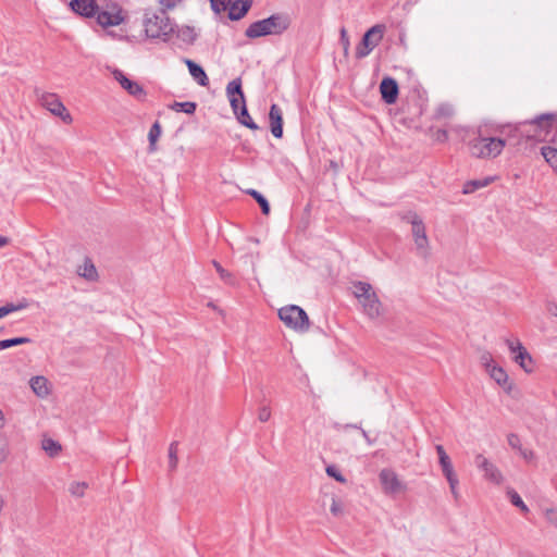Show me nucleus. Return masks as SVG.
<instances>
[{
	"instance_id": "5701e85b",
	"label": "nucleus",
	"mask_w": 557,
	"mask_h": 557,
	"mask_svg": "<svg viewBox=\"0 0 557 557\" xmlns=\"http://www.w3.org/2000/svg\"><path fill=\"white\" fill-rule=\"evenodd\" d=\"M494 181V177H484L481 180H471L465 183L462 193L465 195L472 194L476 191L478 189H481L483 187H486Z\"/></svg>"
},
{
	"instance_id": "e433bc0d",
	"label": "nucleus",
	"mask_w": 557,
	"mask_h": 557,
	"mask_svg": "<svg viewBox=\"0 0 557 557\" xmlns=\"http://www.w3.org/2000/svg\"><path fill=\"white\" fill-rule=\"evenodd\" d=\"M507 442H508V445L512 449H516L517 451H519L523 447L522 444H521L519 435H517L515 433L508 434Z\"/></svg>"
},
{
	"instance_id": "7ed1b4c3",
	"label": "nucleus",
	"mask_w": 557,
	"mask_h": 557,
	"mask_svg": "<svg viewBox=\"0 0 557 557\" xmlns=\"http://www.w3.org/2000/svg\"><path fill=\"white\" fill-rule=\"evenodd\" d=\"M226 96L238 122L252 131L259 129V126L253 122L248 113L245 96L242 89V79L239 77L227 84Z\"/></svg>"
},
{
	"instance_id": "20e7f679",
	"label": "nucleus",
	"mask_w": 557,
	"mask_h": 557,
	"mask_svg": "<svg viewBox=\"0 0 557 557\" xmlns=\"http://www.w3.org/2000/svg\"><path fill=\"white\" fill-rule=\"evenodd\" d=\"M352 288L354 296L361 305L363 313L371 320L377 319L382 314V304L372 285L358 281L352 284Z\"/></svg>"
},
{
	"instance_id": "5fc2aeb1",
	"label": "nucleus",
	"mask_w": 557,
	"mask_h": 557,
	"mask_svg": "<svg viewBox=\"0 0 557 557\" xmlns=\"http://www.w3.org/2000/svg\"><path fill=\"white\" fill-rule=\"evenodd\" d=\"M553 143H554L555 145H557V132L555 133V135H554V137H553Z\"/></svg>"
},
{
	"instance_id": "f3484780",
	"label": "nucleus",
	"mask_w": 557,
	"mask_h": 557,
	"mask_svg": "<svg viewBox=\"0 0 557 557\" xmlns=\"http://www.w3.org/2000/svg\"><path fill=\"white\" fill-rule=\"evenodd\" d=\"M271 133L275 138L283 136V113L277 104H272L269 112Z\"/></svg>"
},
{
	"instance_id": "c03bdc74",
	"label": "nucleus",
	"mask_w": 557,
	"mask_h": 557,
	"mask_svg": "<svg viewBox=\"0 0 557 557\" xmlns=\"http://www.w3.org/2000/svg\"><path fill=\"white\" fill-rule=\"evenodd\" d=\"M271 417V411H270V408L269 407H262L260 408L259 410V413H258V419L261 421V422H267Z\"/></svg>"
},
{
	"instance_id": "f03ea898",
	"label": "nucleus",
	"mask_w": 557,
	"mask_h": 557,
	"mask_svg": "<svg viewBox=\"0 0 557 557\" xmlns=\"http://www.w3.org/2000/svg\"><path fill=\"white\" fill-rule=\"evenodd\" d=\"M289 25L290 18L287 14L276 13L251 23L245 30V36L255 39L268 35H281Z\"/></svg>"
},
{
	"instance_id": "c9c22d12",
	"label": "nucleus",
	"mask_w": 557,
	"mask_h": 557,
	"mask_svg": "<svg viewBox=\"0 0 557 557\" xmlns=\"http://www.w3.org/2000/svg\"><path fill=\"white\" fill-rule=\"evenodd\" d=\"M481 364L484 367L485 371L491 369L496 363L494 362L493 356L488 351H484L480 357Z\"/></svg>"
},
{
	"instance_id": "39448f33",
	"label": "nucleus",
	"mask_w": 557,
	"mask_h": 557,
	"mask_svg": "<svg viewBox=\"0 0 557 557\" xmlns=\"http://www.w3.org/2000/svg\"><path fill=\"white\" fill-rule=\"evenodd\" d=\"M144 26L147 37L153 39L168 40L174 30L173 23L164 12L146 13Z\"/></svg>"
},
{
	"instance_id": "ea45409f",
	"label": "nucleus",
	"mask_w": 557,
	"mask_h": 557,
	"mask_svg": "<svg viewBox=\"0 0 557 557\" xmlns=\"http://www.w3.org/2000/svg\"><path fill=\"white\" fill-rule=\"evenodd\" d=\"M545 518L547 521L557 528V509L555 508H547L545 510Z\"/></svg>"
},
{
	"instance_id": "4c0bfd02",
	"label": "nucleus",
	"mask_w": 557,
	"mask_h": 557,
	"mask_svg": "<svg viewBox=\"0 0 557 557\" xmlns=\"http://www.w3.org/2000/svg\"><path fill=\"white\" fill-rule=\"evenodd\" d=\"M182 0H158L160 12L166 13L168 10L174 9Z\"/></svg>"
},
{
	"instance_id": "a211bd4d",
	"label": "nucleus",
	"mask_w": 557,
	"mask_h": 557,
	"mask_svg": "<svg viewBox=\"0 0 557 557\" xmlns=\"http://www.w3.org/2000/svg\"><path fill=\"white\" fill-rule=\"evenodd\" d=\"M486 372L506 393L509 394L511 392L512 384L509 382L507 372L502 367L495 364Z\"/></svg>"
},
{
	"instance_id": "aec40b11",
	"label": "nucleus",
	"mask_w": 557,
	"mask_h": 557,
	"mask_svg": "<svg viewBox=\"0 0 557 557\" xmlns=\"http://www.w3.org/2000/svg\"><path fill=\"white\" fill-rule=\"evenodd\" d=\"M185 64L187 65L188 67V71H189V74L191 75V77L202 87H206L208 86L209 84V78L205 72V70L199 65L197 64L196 62H194L193 60L190 59H185L184 60Z\"/></svg>"
},
{
	"instance_id": "3c124183",
	"label": "nucleus",
	"mask_w": 557,
	"mask_h": 557,
	"mask_svg": "<svg viewBox=\"0 0 557 557\" xmlns=\"http://www.w3.org/2000/svg\"><path fill=\"white\" fill-rule=\"evenodd\" d=\"M7 244H8V238L3 237V236H0V247L4 246Z\"/></svg>"
},
{
	"instance_id": "37998d69",
	"label": "nucleus",
	"mask_w": 557,
	"mask_h": 557,
	"mask_svg": "<svg viewBox=\"0 0 557 557\" xmlns=\"http://www.w3.org/2000/svg\"><path fill=\"white\" fill-rule=\"evenodd\" d=\"M447 482L449 484V488H450V492H451L454 498L458 499L459 498V492H458V488H457L458 484H459L458 478L449 480Z\"/></svg>"
},
{
	"instance_id": "c756f323",
	"label": "nucleus",
	"mask_w": 557,
	"mask_h": 557,
	"mask_svg": "<svg viewBox=\"0 0 557 557\" xmlns=\"http://www.w3.org/2000/svg\"><path fill=\"white\" fill-rule=\"evenodd\" d=\"M87 487L86 482H73L70 484L69 492L74 497H83Z\"/></svg>"
},
{
	"instance_id": "1a4fd4ad",
	"label": "nucleus",
	"mask_w": 557,
	"mask_h": 557,
	"mask_svg": "<svg viewBox=\"0 0 557 557\" xmlns=\"http://www.w3.org/2000/svg\"><path fill=\"white\" fill-rule=\"evenodd\" d=\"M470 152L476 158H495L503 151L505 141L500 138H475L470 143Z\"/></svg>"
},
{
	"instance_id": "2eb2a0df",
	"label": "nucleus",
	"mask_w": 557,
	"mask_h": 557,
	"mask_svg": "<svg viewBox=\"0 0 557 557\" xmlns=\"http://www.w3.org/2000/svg\"><path fill=\"white\" fill-rule=\"evenodd\" d=\"M555 119L556 114L554 113H545L541 114L540 116H536L535 119L528 123L531 127L535 128L534 133L531 135L528 134V136L541 139L544 135H546L549 132L552 123Z\"/></svg>"
},
{
	"instance_id": "f257e3e1",
	"label": "nucleus",
	"mask_w": 557,
	"mask_h": 557,
	"mask_svg": "<svg viewBox=\"0 0 557 557\" xmlns=\"http://www.w3.org/2000/svg\"><path fill=\"white\" fill-rule=\"evenodd\" d=\"M70 8L78 15L85 17L97 16V23L107 28L117 26L124 21L122 9L119 4L100 7L96 0H71Z\"/></svg>"
},
{
	"instance_id": "2f4dec72",
	"label": "nucleus",
	"mask_w": 557,
	"mask_h": 557,
	"mask_svg": "<svg viewBox=\"0 0 557 557\" xmlns=\"http://www.w3.org/2000/svg\"><path fill=\"white\" fill-rule=\"evenodd\" d=\"M26 308L25 304L14 305V304H7L5 306L0 307V319L4 318L5 315L22 310Z\"/></svg>"
},
{
	"instance_id": "f8f14e48",
	"label": "nucleus",
	"mask_w": 557,
	"mask_h": 557,
	"mask_svg": "<svg viewBox=\"0 0 557 557\" xmlns=\"http://www.w3.org/2000/svg\"><path fill=\"white\" fill-rule=\"evenodd\" d=\"M114 79L126 90L131 96L137 100H145L147 92L144 87L135 81L129 79L121 70L115 69L113 72Z\"/></svg>"
},
{
	"instance_id": "0eeeda50",
	"label": "nucleus",
	"mask_w": 557,
	"mask_h": 557,
	"mask_svg": "<svg viewBox=\"0 0 557 557\" xmlns=\"http://www.w3.org/2000/svg\"><path fill=\"white\" fill-rule=\"evenodd\" d=\"M278 318L289 329L305 333L310 327V321L306 311L296 305L282 307L278 310Z\"/></svg>"
},
{
	"instance_id": "7c9ffc66",
	"label": "nucleus",
	"mask_w": 557,
	"mask_h": 557,
	"mask_svg": "<svg viewBox=\"0 0 557 557\" xmlns=\"http://www.w3.org/2000/svg\"><path fill=\"white\" fill-rule=\"evenodd\" d=\"M177 443L172 442L169 447V467L174 470L177 467Z\"/></svg>"
},
{
	"instance_id": "9d476101",
	"label": "nucleus",
	"mask_w": 557,
	"mask_h": 557,
	"mask_svg": "<svg viewBox=\"0 0 557 557\" xmlns=\"http://www.w3.org/2000/svg\"><path fill=\"white\" fill-rule=\"evenodd\" d=\"M37 100L40 104L50 111L53 115L59 116L64 123H72L73 119L60 98L53 92H46L40 89L35 90Z\"/></svg>"
},
{
	"instance_id": "8fccbe9b",
	"label": "nucleus",
	"mask_w": 557,
	"mask_h": 557,
	"mask_svg": "<svg viewBox=\"0 0 557 557\" xmlns=\"http://www.w3.org/2000/svg\"><path fill=\"white\" fill-rule=\"evenodd\" d=\"M435 449H436V453H437L438 457L447 455L445 449H444V447L442 445H436Z\"/></svg>"
},
{
	"instance_id": "bb28decb",
	"label": "nucleus",
	"mask_w": 557,
	"mask_h": 557,
	"mask_svg": "<svg viewBox=\"0 0 557 557\" xmlns=\"http://www.w3.org/2000/svg\"><path fill=\"white\" fill-rule=\"evenodd\" d=\"M247 194L250 195L260 206L263 214H269L270 205L267 198L256 189H248Z\"/></svg>"
},
{
	"instance_id": "864d4df0",
	"label": "nucleus",
	"mask_w": 557,
	"mask_h": 557,
	"mask_svg": "<svg viewBox=\"0 0 557 557\" xmlns=\"http://www.w3.org/2000/svg\"><path fill=\"white\" fill-rule=\"evenodd\" d=\"M361 432H362L363 437H364L367 441H369L368 433H367L364 430H361Z\"/></svg>"
},
{
	"instance_id": "412c9836",
	"label": "nucleus",
	"mask_w": 557,
	"mask_h": 557,
	"mask_svg": "<svg viewBox=\"0 0 557 557\" xmlns=\"http://www.w3.org/2000/svg\"><path fill=\"white\" fill-rule=\"evenodd\" d=\"M77 274L89 282H95L98 278L97 269L89 258H86L84 263L78 267Z\"/></svg>"
},
{
	"instance_id": "393cba45",
	"label": "nucleus",
	"mask_w": 557,
	"mask_h": 557,
	"mask_svg": "<svg viewBox=\"0 0 557 557\" xmlns=\"http://www.w3.org/2000/svg\"><path fill=\"white\" fill-rule=\"evenodd\" d=\"M160 135H161V125L158 121H156L151 125L149 133H148L149 151L150 152L156 151V144H157V140L160 137Z\"/></svg>"
},
{
	"instance_id": "dca6fc26",
	"label": "nucleus",
	"mask_w": 557,
	"mask_h": 557,
	"mask_svg": "<svg viewBox=\"0 0 557 557\" xmlns=\"http://www.w3.org/2000/svg\"><path fill=\"white\" fill-rule=\"evenodd\" d=\"M380 91L382 99L387 104L394 103L397 100L398 96L397 82L392 77H384L380 84Z\"/></svg>"
},
{
	"instance_id": "de8ad7c7",
	"label": "nucleus",
	"mask_w": 557,
	"mask_h": 557,
	"mask_svg": "<svg viewBox=\"0 0 557 557\" xmlns=\"http://www.w3.org/2000/svg\"><path fill=\"white\" fill-rule=\"evenodd\" d=\"M331 511L334 515H338L341 512V506L335 499H333V502H332Z\"/></svg>"
},
{
	"instance_id": "603ef678",
	"label": "nucleus",
	"mask_w": 557,
	"mask_h": 557,
	"mask_svg": "<svg viewBox=\"0 0 557 557\" xmlns=\"http://www.w3.org/2000/svg\"><path fill=\"white\" fill-rule=\"evenodd\" d=\"M2 426H3V413L0 410V428H2Z\"/></svg>"
},
{
	"instance_id": "6e6552de",
	"label": "nucleus",
	"mask_w": 557,
	"mask_h": 557,
	"mask_svg": "<svg viewBox=\"0 0 557 557\" xmlns=\"http://www.w3.org/2000/svg\"><path fill=\"white\" fill-rule=\"evenodd\" d=\"M386 26L384 24H375L369 28L362 36V39L357 45L355 50V57L361 60L368 57L375 47L382 41Z\"/></svg>"
},
{
	"instance_id": "6ab92c4d",
	"label": "nucleus",
	"mask_w": 557,
	"mask_h": 557,
	"mask_svg": "<svg viewBox=\"0 0 557 557\" xmlns=\"http://www.w3.org/2000/svg\"><path fill=\"white\" fill-rule=\"evenodd\" d=\"M251 7V0H236L235 2L231 1L228 5V17L232 21H238L245 16L248 10Z\"/></svg>"
},
{
	"instance_id": "423d86ee",
	"label": "nucleus",
	"mask_w": 557,
	"mask_h": 557,
	"mask_svg": "<svg viewBox=\"0 0 557 557\" xmlns=\"http://www.w3.org/2000/svg\"><path fill=\"white\" fill-rule=\"evenodd\" d=\"M403 220L411 224V233L417 255L423 259H426L430 255V243L422 219L416 212L408 211L403 215Z\"/></svg>"
},
{
	"instance_id": "cd10ccee",
	"label": "nucleus",
	"mask_w": 557,
	"mask_h": 557,
	"mask_svg": "<svg viewBox=\"0 0 557 557\" xmlns=\"http://www.w3.org/2000/svg\"><path fill=\"white\" fill-rule=\"evenodd\" d=\"M30 342H32V339L29 337H13V338H8V339H2V341H0V351L11 348V347H14V346L28 344Z\"/></svg>"
},
{
	"instance_id": "4be33fe9",
	"label": "nucleus",
	"mask_w": 557,
	"mask_h": 557,
	"mask_svg": "<svg viewBox=\"0 0 557 557\" xmlns=\"http://www.w3.org/2000/svg\"><path fill=\"white\" fill-rule=\"evenodd\" d=\"M29 385L33 389V392L38 396V397H46L49 395L50 393V389H49V386H48V380L45 377V376H34L30 379L29 381Z\"/></svg>"
},
{
	"instance_id": "72a5a7b5",
	"label": "nucleus",
	"mask_w": 557,
	"mask_h": 557,
	"mask_svg": "<svg viewBox=\"0 0 557 557\" xmlns=\"http://www.w3.org/2000/svg\"><path fill=\"white\" fill-rule=\"evenodd\" d=\"M232 0H210L211 8L215 13L224 12L228 5L231 4Z\"/></svg>"
},
{
	"instance_id": "79ce46f5",
	"label": "nucleus",
	"mask_w": 557,
	"mask_h": 557,
	"mask_svg": "<svg viewBox=\"0 0 557 557\" xmlns=\"http://www.w3.org/2000/svg\"><path fill=\"white\" fill-rule=\"evenodd\" d=\"M518 453L528 462H531L535 458V454L532 449L522 447Z\"/></svg>"
},
{
	"instance_id": "a878e982",
	"label": "nucleus",
	"mask_w": 557,
	"mask_h": 557,
	"mask_svg": "<svg viewBox=\"0 0 557 557\" xmlns=\"http://www.w3.org/2000/svg\"><path fill=\"white\" fill-rule=\"evenodd\" d=\"M171 110L176 112H184L187 114H193L196 111L197 104L193 101H185V102H173L170 107Z\"/></svg>"
},
{
	"instance_id": "9b49d317",
	"label": "nucleus",
	"mask_w": 557,
	"mask_h": 557,
	"mask_svg": "<svg viewBox=\"0 0 557 557\" xmlns=\"http://www.w3.org/2000/svg\"><path fill=\"white\" fill-rule=\"evenodd\" d=\"M507 345L512 360L527 373L534 371V360L527 348L518 338H506Z\"/></svg>"
},
{
	"instance_id": "09e8293b",
	"label": "nucleus",
	"mask_w": 557,
	"mask_h": 557,
	"mask_svg": "<svg viewBox=\"0 0 557 557\" xmlns=\"http://www.w3.org/2000/svg\"><path fill=\"white\" fill-rule=\"evenodd\" d=\"M440 466L450 462V458L448 455H444L438 457Z\"/></svg>"
},
{
	"instance_id": "6e6d98bb",
	"label": "nucleus",
	"mask_w": 557,
	"mask_h": 557,
	"mask_svg": "<svg viewBox=\"0 0 557 557\" xmlns=\"http://www.w3.org/2000/svg\"><path fill=\"white\" fill-rule=\"evenodd\" d=\"M2 457H3L2 454H0V461L2 460Z\"/></svg>"
},
{
	"instance_id": "a19ab883",
	"label": "nucleus",
	"mask_w": 557,
	"mask_h": 557,
	"mask_svg": "<svg viewBox=\"0 0 557 557\" xmlns=\"http://www.w3.org/2000/svg\"><path fill=\"white\" fill-rule=\"evenodd\" d=\"M341 42L344 48V54L347 55L349 52L350 42H349V38H348L347 32L345 28L341 29Z\"/></svg>"
},
{
	"instance_id": "b1692460",
	"label": "nucleus",
	"mask_w": 557,
	"mask_h": 557,
	"mask_svg": "<svg viewBox=\"0 0 557 557\" xmlns=\"http://www.w3.org/2000/svg\"><path fill=\"white\" fill-rule=\"evenodd\" d=\"M41 446H42V449L50 456V457H54L57 456L62 447L60 445L59 442L50 438V437H46L42 440L41 442Z\"/></svg>"
},
{
	"instance_id": "a18cd8bd",
	"label": "nucleus",
	"mask_w": 557,
	"mask_h": 557,
	"mask_svg": "<svg viewBox=\"0 0 557 557\" xmlns=\"http://www.w3.org/2000/svg\"><path fill=\"white\" fill-rule=\"evenodd\" d=\"M453 113V108L449 104H442L437 109V114L441 116H449Z\"/></svg>"
},
{
	"instance_id": "ddd939ff",
	"label": "nucleus",
	"mask_w": 557,
	"mask_h": 557,
	"mask_svg": "<svg viewBox=\"0 0 557 557\" xmlns=\"http://www.w3.org/2000/svg\"><path fill=\"white\" fill-rule=\"evenodd\" d=\"M379 479L382 488L386 494H396L405 488L404 484L399 481L397 474L391 469L381 470Z\"/></svg>"
},
{
	"instance_id": "c85d7f7f",
	"label": "nucleus",
	"mask_w": 557,
	"mask_h": 557,
	"mask_svg": "<svg viewBox=\"0 0 557 557\" xmlns=\"http://www.w3.org/2000/svg\"><path fill=\"white\" fill-rule=\"evenodd\" d=\"M507 495L513 506L518 507L523 512H529L528 506L515 490H508Z\"/></svg>"
},
{
	"instance_id": "473e14b6",
	"label": "nucleus",
	"mask_w": 557,
	"mask_h": 557,
	"mask_svg": "<svg viewBox=\"0 0 557 557\" xmlns=\"http://www.w3.org/2000/svg\"><path fill=\"white\" fill-rule=\"evenodd\" d=\"M326 474L333 479H335L339 483H346V478L341 473L338 468L334 465H330L325 469Z\"/></svg>"
},
{
	"instance_id": "58836bf2",
	"label": "nucleus",
	"mask_w": 557,
	"mask_h": 557,
	"mask_svg": "<svg viewBox=\"0 0 557 557\" xmlns=\"http://www.w3.org/2000/svg\"><path fill=\"white\" fill-rule=\"evenodd\" d=\"M441 469H442V472H443V474H444V476L446 478L447 481L457 478V475H456V473L454 471V467H453L451 461L448 462V463L442 465Z\"/></svg>"
},
{
	"instance_id": "f704fd0d",
	"label": "nucleus",
	"mask_w": 557,
	"mask_h": 557,
	"mask_svg": "<svg viewBox=\"0 0 557 557\" xmlns=\"http://www.w3.org/2000/svg\"><path fill=\"white\" fill-rule=\"evenodd\" d=\"M212 263L216 272L219 273L220 277L226 283H232V274L227 272L225 269H223L218 261L213 260Z\"/></svg>"
},
{
	"instance_id": "49530a36",
	"label": "nucleus",
	"mask_w": 557,
	"mask_h": 557,
	"mask_svg": "<svg viewBox=\"0 0 557 557\" xmlns=\"http://www.w3.org/2000/svg\"><path fill=\"white\" fill-rule=\"evenodd\" d=\"M546 310H547V312H548L550 315H553V317L557 318V304H556V302H554V301H548V302L546 304Z\"/></svg>"
},
{
	"instance_id": "4468645a",
	"label": "nucleus",
	"mask_w": 557,
	"mask_h": 557,
	"mask_svg": "<svg viewBox=\"0 0 557 557\" xmlns=\"http://www.w3.org/2000/svg\"><path fill=\"white\" fill-rule=\"evenodd\" d=\"M475 466L484 472V478L495 484H500L503 482V475L498 468L492 463L487 458L483 455L479 454L475 456Z\"/></svg>"
}]
</instances>
